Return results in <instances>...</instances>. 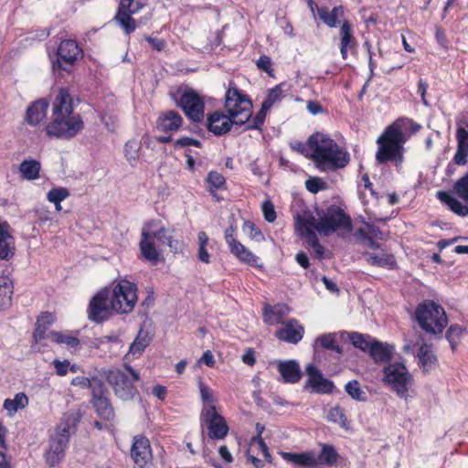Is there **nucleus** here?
I'll return each instance as SVG.
<instances>
[{
	"instance_id": "f257e3e1",
	"label": "nucleus",
	"mask_w": 468,
	"mask_h": 468,
	"mask_svg": "<svg viewBox=\"0 0 468 468\" xmlns=\"http://www.w3.org/2000/svg\"><path fill=\"white\" fill-rule=\"evenodd\" d=\"M225 108L228 114L215 111L207 115V129L216 136L228 133L234 124L243 125L251 116L252 101L246 93L230 82L225 95Z\"/></svg>"
},
{
	"instance_id": "f03ea898",
	"label": "nucleus",
	"mask_w": 468,
	"mask_h": 468,
	"mask_svg": "<svg viewBox=\"0 0 468 468\" xmlns=\"http://www.w3.org/2000/svg\"><path fill=\"white\" fill-rule=\"evenodd\" d=\"M420 129V124L407 117H399L386 127L377 140L375 157L378 164L393 163L397 169H400L404 163V144L408 141L405 132L409 131L410 135Z\"/></svg>"
},
{
	"instance_id": "7ed1b4c3",
	"label": "nucleus",
	"mask_w": 468,
	"mask_h": 468,
	"mask_svg": "<svg viewBox=\"0 0 468 468\" xmlns=\"http://www.w3.org/2000/svg\"><path fill=\"white\" fill-rule=\"evenodd\" d=\"M84 129L80 113L74 112L73 100L67 89H59L52 104V120L45 126L49 138L72 139Z\"/></svg>"
},
{
	"instance_id": "20e7f679",
	"label": "nucleus",
	"mask_w": 468,
	"mask_h": 468,
	"mask_svg": "<svg viewBox=\"0 0 468 468\" xmlns=\"http://www.w3.org/2000/svg\"><path fill=\"white\" fill-rule=\"evenodd\" d=\"M312 161L322 172H334L346 167L349 161L348 152L340 146L329 134L316 132Z\"/></svg>"
},
{
	"instance_id": "39448f33",
	"label": "nucleus",
	"mask_w": 468,
	"mask_h": 468,
	"mask_svg": "<svg viewBox=\"0 0 468 468\" xmlns=\"http://www.w3.org/2000/svg\"><path fill=\"white\" fill-rule=\"evenodd\" d=\"M321 451L316 456L314 452L308 451L303 452H280L281 457L288 463L296 468H317L319 465L334 466L340 455L332 444H320Z\"/></svg>"
},
{
	"instance_id": "423d86ee",
	"label": "nucleus",
	"mask_w": 468,
	"mask_h": 468,
	"mask_svg": "<svg viewBox=\"0 0 468 468\" xmlns=\"http://www.w3.org/2000/svg\"><path fill=\"white\" fill-rule=\"evenodd\" d=\"M77 421L73 416L64 417L55 433L50 436L48 447L44 453L45 462L49 467L58 465L64 459L69 438L76 431Z\"/></svg>"
},
{
	"instance_id": "0eeeda50",
	"label": "nucleus",
	"mask_w": 468,
	"mask_h": 468,
	"mask_svg": "<svg viewBox=\"0 0 468 468\" xmlns=\"http://www.w3.org/2000/svg\"><path fill=\"white\" fill-rule=\"evenodd\" d=\"M318 215L317 220L314 217L303 218V224L314 227L318 233L324 236H329L338 230L350 231L352 229L350 216L336 205L329 206Z\"/></svg>"
},
{
	"instance_id": "6e6552de",
	"label": "nucleus",
	"mask_w": 468,
	"mask_h": 468,
	"mask_svg": "<svg viewBox=\"0 0 468 468\" xmlns=\"http://www.w3.org/2000/svg\"><path fill=\"white\" fill-rule=\"evenodd\" d=\"M414 314L419 326L428 334L440 335L448 324L444 308L433 300L420 302Z\"/></svg>"
},
{
	"instance_id": "1a4fd4ad",
	"label": "nucleus",
	"mask_w": 468,
	"mask_h": 468,
	"mask_svg": "<svg viewBox=\"0 0 468 468\" xmlns=\"http://www.w3.org/2000/svg\"><path fill=\"white\" fill-rule=\"evenodd\" d=\"M123 368L109 370L105 379L112 388L117 398L123 401L133 399L139 393L135 382L140 381V373L133 369L129 364H124Z\"/></svg>"
},
{
	"instance_id": "9d476101",
	"label": "nucleus",
	"mask_w": 468,
	"mask_h": 468,
	"mask_svg": "<svg viewBox=\"0 0 468 468\" xmlns=\"http://www.w3.org/2000/svg\"><path fill=\"white\" fill-rule=\"evenodd\" d=\"M112 307L118 314L133 312L138 300L137 285L127 279H119L112 283L110 290Z\"/></svg>"
},
{
	"instance_id": "9b49d317",
	"label": "nucleus",
	"mask_w": 468,
	"mask_h": 468,
	"mask_svg": "<svg viewBox=\"0 0 468 468\" xmlns=\"http://www.w3.org/2000/svg\"><path fill=\"white\" fill-rule=\"evenodd\" d=\"M56 55L53 68L69 73L82 60L84 51L75 39L63 38L58 45Z\"/></svg>"
},
{
	"instance_id": "f8f14e48",
	"label": "nucleus",
	"mask_w": 468,
	"mask_h": 468,
	"mask_svg": "<svg viewBox=\"0 0 468 468\" xmlns=\"http://www.w3.org/2000/svg\"><path fill=\"white\" fill-rule=\"evenodd\" d=\"M383 382L388 385L400 398L408 395L409 387L412 382V376L404 364L396 362L388 364L383 368Z\"/></svg>"
},
{
	"instance_id": "ddd939ff",
	"label": "nucleus",
	"mask_w": 468,
	"mask_h": 468,
	"mask_svg": "<svg viewBox=\"0 0 468 468\" xmlns=\"http://www.w3.org/2000/svg\"><path fill=\"white\" fill-rule=\"evenodd\" d=\"M147 5V0H120L113 21L126 36L133 34L137 27V21L133 17Z\"/></svg>"
},
{
	"instance_id": "4468645a",
	"label": "nucleus",
	"mask_w": 468,
	"mask_h": 468,
	"mask_svg": "<svg viewBox=\"0 0 468 468\" xmlns=\"http://www.w3.org/2000/svg\"><path fill=\"white\" fill-rule=\"evenodd\" d=\"M116 314L112 307L110 289L104 287L98 291L90 300L87 307L88 319L95 324H102L110 320Z\"/></svg>"
},
{
	"instance_id": "2eb2a0df",
	"label": "nucleus",
	"mask_w": 468,
	"mask_h": 468,
	"mask_svg": "<svg viewBox=\"0 0 468 468\" xmlns=\"http://www.w3.org/2000/svg\"><path fill=\"white\" fill-rule=\"evenodd\" d=\"M176 105L191 122L200 123L203 122L205 118V100L194 89H185Z\"/></svg>"
},
{
	"instance_id": "dca6fc26",
	"label": "nucleus",
	"mask_w": 468,
	"mask_h": 468,
	"mask_svg": "<svg viewBox=\"0 0 468 468\" xmlns=\"http://www.w3.org/2000/svg\"><path fill=\"white\" fill-rule=\"evenodd\" d=\"M90 403L101 419L104 420L114 419L115 412L110 399V391L103 381L101 384H95Z\"/></svg>"
},
{
	"instance_id": "f3484780",
	"label": "nucleus",
	"mask_w": 468,
	"mask_h": 468,
	"mask_svg": "<svg viewBox=\"0 0 468 468\" xmlns=\"http://www.w3.org/2000/svg\"><path fill=\"white\" fill-rule=\"evenodd\" d=\"M130 456L136 468H148L153 464V451L149 439L144 434L135 435Z\"/></svg>"
},
{
	"instance_id": "a211bd4d",
	"label": "nucleus",
	"mask_w": 468,
	"mask_h": 468,
	"mask_svg": "<svg viewBox=\"0 0 468 468\" xmlns=\"http://www.w3.org/2000/svg\"><path fill=\"white\" fill-rule=\"evenodd\" d=\"M200 420L207 425V436L211 440L224 439L229 432V426L224 417L217 410L200 413Z\"/></svg>"
},
{
	"instance_id": "6ab92c4d",
	"label": "nucleus",
	"mask_w": 468,
	"mask_h": 468,
	"mask_svg": "<svg viewBox=\"0 0 468 468\" xmlns=\"http://www.w3.org/2000/svg\"><path fill=\"white\" fill-rule=\"evenodd\" d=\"M305 333L304 326L295 318H291L275 331L277 339L292 345H297Z\"/></svg>"
},
{
	"instance_id": "aec40b11",
	"label": "nucleus",
	"mask_w": 468,
	"mask_h": 468,
	"mask_svg": "<svg viewBox=\"0 0 468 468\" xmlns=\"http://www.w3.org/2000/svg\"><path fill=\"white\" fill-rule=\"evenodd\" d=\"M306 372L308 379L304 387L305 388H310L312 391L318 394H331L334 391V382L325 378L315 366L309 365Z\"/></svg>"
},
{
	"instance_id": "412c9836",
	"label": "nucleus",
	"mask_w": 468,
	"mask_h": 468,
	"mask_svg": "<svg viewBox=\"0 0 468 468\" xmlns=\"http://www.w3.org/2000/svg\"><path fill=\"white\" fill-rule=\"evenodd\" d=\"M340 37V54L343 59L348 57V51L351 53L356 52L358 43L354 35L353 25L349 20L344 19L339 28Z\"/></svg>"
},
{
	"instance_id": "4be33fe9",
	"label": "nucleus",
	"mask_w": 468,
	"mask_h": 468,
	"mask_svg": "<svg viewBox=\"0 0 468 468\" xmlns=\"http://www.w3.org/2000/svg\"><path fill=\"white\" fill-rule=\"evenodd\" d=\"M16 241L7 221L0 222V259L9 261L15 256Z\"/></svg>"
},
{
	"instance_id": "5701e85b",
	"label": "nucleus",
	"mask_w": 468,
	"mask_h": 468,
	"mask_svg": "<svg viewBox=\"0 0 468 468\" xmlns=\"http://www.w3.org/2000/svg\"><path fill=\"white\" fill-rule=\"evenodd\" d=\"M48 108V101L47 99L37 100L27 107L25 122L31 126L40 124L47 118Z\"/></svg>"
},
{
	"instance_id": "b1692460",
	"label": "nucleus",
	"mask_w": 468,
	"mask_h": 468,
	"mask_svg": "<svg viewBox=\"0 0 468 468\" xmlns=\"http://www.w3.org/2000/svg\"><path fill=\"white\" fill-rule=\"evenodd\" d=\"M182 124V116L174 110L162 112L156 121L157 130L165 133L178 131Z\"/></svg>"
},
{
	"instance_id": "393cba45",
	"label": "nucleus",
	"mask_w": 468,
	"mask_h": 468,
	"mask_svg": "<svg viewBox=\"0 0 468 468\" xmlns=\"http://www.w3.org/2000/svg\"><path fill=\"white\" fill-rule=\"evenodd\" d=\"M277 368L284 383H298L303 376L300 366L295 360L279 361Z\"/></svg>"
},
{
	"instance_id": "a878e982",
	"label": "nucleus",
	"mask_w": 468,
	"mask_h": 468,
	"mask_svg": "<svg viewBox=\"0 0 468 468\" xmlns=\"http://www.w3.org/2000/svg\"><path fill=\"white\" fill-rule=\"evenodd\" d=\"M367 262L374 267L384 268L388 270H398L399 265L396 257L392 253L382 252L377 254L374 252L364 253Z\"/></svg>"
},
{
	"instance_id": "bb28decb",
	"label": "nucleus",
	"mask_w": 468,
	"mask_h": 468,
	"mask_svg": "<svg viewBox=\"0 0 468 468\" xmlns=\"http://www.w3.org/2000/svg\"><path fill=\"white\" fill-rule=\"evenodd\" d=\"M456 141L457 150L452 160L457 165H464L468 158V131L465 128H457Z\"/></svg>"
},
{
	"instance_id": "cd10ccee",
	"label": "nucleus",
	"mask_w": 468,
	"mask_h": 468,
	"mask_svg": "<svg viewBox=\"0 0 468 468\" xmlns=\"http://www.w3.org/2000/svg\"><path fill=\"white\" fill-rule=\"evenodd\" d=\"M344 16L345 8L343 5L334 6L331 10L327 6H321L318 9L319 19L330 28L336 27Z\"/></svg>"
},
{
	"instance_id": "c85d7f7f",
	"label": "nucleus",
	"mask_w": 468,
	"mask_h": 468,
	"mask_svg": "<svg viewBox=\"0 0 468 468\" xmlns=\"http://www.w3.org/2000/svg\"><path fill=\"white\" fill-rule=\"evenodd\" d=\"M205 187L217 201H220L221 198L218 197L217 192L227 190V180L222 174L212 170L208 172L205 178Z\"/></svg>"
},
{
	"instance_id": "c756f323",
	"label": "nucleus",
	"mask_w": 468,
	"mask_h": 468,
	"mask_svg": "<svg viewBox=\"0 0 468 468\" xmlns=\"http://www.w3.org/2000/svg\"><path fill=\"white\" fill-rule=\"evenodd\" d=\"M393 352V346L388 343H382L376 339L375 342H373V346H371L368 355L375 363L384 364L392 359Z\"/></svg>"
},
{
	"instance_id": "7c9ffc66",
	"label": "nucleus",
	"mask_w": 468,
	"mask_h": 468,
	"mask_svg": "<svg viewBox=\"0 0 468 468\" xmlns=\"http://www.w3.org/2000/svg\"><path fill=\"white\" fill-rule=\"evenodd\" d=\"M54 319V315L49 312H42L37 316L36 326L33 332V339L36 343L50 337V333L48 334V330L53 324Z\"/></svg>"
},
{
	"instance_id": "2f4dec72",
	"label": "nucleus",
	"mask_w": 468,
	"mask_h": 468,
	"mask_svg": "<svg viewBox=\"0 0 468 468\" xmlns=\"http://www.w3.org/2000/svg\"><path fill=\"white\" fill-rule=\"evenodd\" d=\"M140 251L143 258L153 264L159 261L161 253L156 249L154 241L151 239L150 235L146 232H142V239L139 244Z\"/></svg>"
},
{
	"instance_id": "473e14b6",
	"label": "nucleus",
	"mask_w": 468,
	"mask_h": 468,
	"mask_svg": "<svg viewBox=\"0 0 468 468\" xmlns=\"http://www.w3.org/2000/svg\"><path fill=\"white\" fill-rule=\"evenodd\" d=\"M14 289L12 279L7 275H0V312L12 305Z\"/></svg>"
},
{
	"instance_id": "72a5a7b5",
	"label": "nucleus",
	"mask_w": 468,
	"mask_h": 468,
	"mask_svg": "<svg viewBox=\"0 0 468 468\" xmlns=\"http://www.w3.org/2000/svg\"><path fill=\"white\" fill-rule=\"evenodd\" d=\"M198 389L203 405L200 413L217 410L216 404L218 403V399L215 397L213 389L203 382L201 378L198 380Z\"/></svg>"
},
{
	"instance_id": "f704fd0d",
	"label": "nucleus",
	"mask_w": 468,
	"mask_h": 468,
	"mask_svg": "<svg viewBox=\"0 0 468 468\" xmlns=\"http://www.w3.org/2000/svg\"><path fill=\"white\" fill-rule=\"evenodd\" d=\"M152 341V337L150 336L148 331L141 328L133 340V342L131 344L129 352L126 355L132 356L133 358L139 357L145 348L150 345Z\"/></svg>"
},
{
	"instance_id": "c9c22d12",
	"label": "nucleus",
	"mask_w": 468,
	"mask_h": 468,
	"mask_svg": "<svg viewBox=\"0 0 468 468\" xmlns=\"http://www.w3.org/2000/svg\"><path fill=\"white\" fill-rule=\"evenodd\" d=\"M18 171L23 179L33 181L40 176L41 164L35 159H26L20 163Z\"/></svg>"
},
{
	"instance_id": "e433bc0d",
	"label": "nucleus",
	"mask_w": 468,
	"mask_h": 468,
	"mask_svg": "<svg viewBox=\"0 0 468 468\" xmlns=\"http://www.w3.org/2000/svg\"><path fill=\"white\" fill-rule=\"evenodd\" d=\"M437 197L440 201L446 204L449 208L458 216H468V206L463 204L460 200L445 191L437 192Z\"/></svg>"
},
{
	"instance_id": "4c0bfd02",
	"label": "nucleus",
	"mask_w": 468,
	"mask_h": 468,
	"mask_svg": "<svg viewBox=\"0 0 468 468\" xmlns=\"http://www.w3.org/2000/svg\"><path fill=\"white\" fill-rule=\"evenodd\" d=\"M285 309L286 306L281 304L274 306L266 305L262 313L264 322L269 324H283V318L286 314Z\"/></svg>"
},
{
	"instance_id": "58836bf2",
	"label": "nucleus",
	"mask_w": 468,
	"mask_h": 468,
	"mask_svg": "<svg viewBox=\"0 0 468 468\" xmlns=\"http://www.w3.org/2000/svg\"><path fill=\"white\" fill-rule=\"evenodd\" d=\"M420 365L426 372L431 370L437 364L438 360L436 356L431 351V346L422 344L418 352Z\"/></svg>"
},
{
	"instance_id": "ea45409f",
	"label": "nucleus",
	"mask_w": 468,
	"mask_h": 468,
	"mask_svg": "<svg viewBox=\"0 0 468 468\" xmlns=\"http://www.w3.org/2000/svg\"><path fill=\"white\" fill-rule=\"evenodd\" d=\"M160 221L157 220H150L146 222L142 229V232H146L150 235L151 239H157L165 243L166 239L168 238V229H166L164 226L158 227Z\"/></svg>"
},
{
	"instance_id": "a19ab883",
	"label": "nucleus",
	"mask_w": 468,
	"mask_h": 468,
	"mask_svg": "<svg viewBox=\"0 0 468 468\" xmlns=\"http://www.w3.org/2000/svg\"><path fill=\"white\" fill-rule=\"evenodd\" d=\"M348 339L356 348L367 354L373 346V342L376 340V338L369 335H364L358 332L348 333Z\"/></svg>"
},
{
	"instance_id": "79ce46f5",
	"label": "nucleus",
	"mask_w": 468,
	"mask_h": 468,
	"mask_svg": "<svg viewBox=\"0 0 468 468\" xmlns=\"http://www.w3.org/2000/svg\"><path fill=\"white\" fill-rule=\"evenodd\" d=\"M27 405V396L24 392H19L15 395L13 399H5L3 407L9 416H13L19 409H25Z\"/></svg>"
},
{
	"instance_id": "37998d69",
	"label": "nucleus",
	"mask_w": 468,
	"mask_h": 468,
	"mask_svg": "<svg viewBox=\"0 0 468 468\" xmlns=\"http://www.w3.org/2000/svg\"><path fill=\"white\" fill-rule=\"evenodd\" d=\"M271 109L265 105L264 103H261V107L260 111L251 118L249 117L248 121L244 123L246 124V130H260L261 131L262 126L264 125L266 116L268 112Z\"/></svg>"
},
{
	"instance_id": "c03bdc74",
	"label": "nucleus",
	"mask_w": 468,
	"mask_h": 468,
	"mask_svg": "<svg viewBox=\"0 0 468 468\" xmlns=\"http://www.w3.org/2000/svg\"><path fill=\"white\" fill-rule=\"evenodd\" d=\"M320 345L324 349L332 350L339 355L343 353V348L336 344L335 335L334 333H327L319 335L315 339L314 345Z\"/></svg>"
},
{
	"instance_id": "a18cd8bd",
	"label": "nucleus",
	"mask_w": 468,
	"mask_h": 468,
	"mask_svg": "<svg viewBox=\"0 0 468 468\" xmlns=\"http://www.w3.org/2000/svg\"><path fill=\"white\" fill-rule=\"evenodd\" d=\"M286 86L287 84L285 82H282L274 86L272 89H270L262 103L271 109L275 103L281 101L284 97V87Z\"/></svg>"
},
{
	"instance_id": "49530a36",
	"label": "nucleus",
	"mask_w": 468,
	"mask_h": 468,
	"mask_svg": "<svg viewBox=\"0 0 468 468\" xmlns=\"http://www.w3.org/2000/svg\"><path fill=\"white\" fill-rule=\"evenodd\" d=\"M316 133L311 134L306 142L295 141L290 144L292 150L301 154L302 155L312 160V154L314 151V144L311 143L312 140H315Z\"/></svg>"
},
{
	"instance_id": "de8ad7c7",
	"label": "nucleus",
	"mask_w": 468,
	"mask_h": 468,
	"mask_svg": "<svg viewBox=\"0 0 468 468\" xmlns=\"http://www.w3.org/2000/svg\"><path fill=\"white\" fill-rule=\"evenodd\" d=\"M198 239V250H197V259L203 263L208 264L210 263V254L207 250V246L208 244V236L205 231H200L197 234Z\"/></svg>"
},
{
	"instance_id": "09e8293b",
	"label": "nucleus",
	"mask_w": 468,
	"mask_h": 468,
	"mask_svg": "<svg viewBox=\"0 0 468 468\" xmlns=\"http://www.w3.org/2000/svg\"><path fill=\"white\" fill-rule=\"evenodd\" d=\"M69 196V191L66 187L51 188L47 195V199L56 206L57 210L61 209L60 203Z\"/></svg>"
},
{
	"instance_id": "8fccbe9b",
	"label": "nucleus",
	"mask_w": 468,
	"mask_h": 468,
	"mask_svg": "<svg viewBox=\"0 0 468 468\" xmlns=\"http://www.w3.org/2000/svg\"><path fill=\"white\" fill-rule=\"evenodd\" d=\"M465 332V328L460 324H452L446 331V338L450 343L451 348L454 351L460 343L463 334Z\"/></svg>"
},
{
	"instance_id": "3c124183",
	"label": "nucleus",
	"mask_w": 468,
	"mask_h": 468,
	"mask_svg": "<svg viewBox=\"0 0 468 468\" xmlns=\"http://www.w3.org/2000/svg\"><path fill=\"white\" fill-rule=\"evenodd\" d=\"M346 392L356 401H366L367 393L361 388L360 383L356 380H350L345 385Z\"/></svg>"
},
{
	"instance_id": "603ef678",
	"label": "nucleus",
	"mask_w": 468,
	"mask_h": 468,
	"mask_svg": "<svg viewBox=\"0 0 468 468\" xmlns=\"http://www.w3.org/2000/svg\"><path fill=\"white\" fill-rule=\"evenodd\" d=\"M140 148V143L135 140L128 141L124 144V155L132 166H134L138 161Z\"/></svg>"
},
{
	"instance_id": "864d4df0",
	"label": "nucleus",
	"mask_w": 468,
	"mask_h": 468,
	"mask_svg": "<svg viewBox=\"0 0 468 468\" xmlns=\"http://www.w3.org/2000/svg\"><path fill=\"white\" fill-rule=\"evenodd\" d=\"M50 338L53 342L57 344H65L70 347H77L80 346V342L78 337L70 335H65L60 332H50Z\"/></svg>"
},
{
	"instance_id": "5fc2aeb1",
	"label": "nucleus",
	"mask_w": 468,
	"mask_h": 468,
	"mask_svg": "<svg viewBox=\"0 0 468 468\" xmlns=\"http://www.w3.org/2000/svg\"><path fill=\"white\" fill-rule=\"evenodd\" d=\"M452 190L457 197L468 202V172L454 183Z\"/></svg>"
},
{
	"instance_id": "6e6d98bb",
	"label": "nucleus",
	"mask_w": 468,
	"mask_h": 468,
	"mask_svg": "<svg viewBox=\"0 0 468 468\" xmlns=\"http://www.w3.org/2000/svg\"><path fill=\"white\" fill-rule=\"evenodd\" d=\"M101 382L102 380L96 376L91 378L78 376L71 380V385L90 388L91 393L94 390L95 384H101Z\"/></svg>"
},
{
	"instance_id": "4d7b16f0",
	"label": "nucleus",
	"mask_w": 468,
	"mask_h": 468,
	"mask_svg": "<svg viewBox=\"0 0 468 468\" xmlns=\"http://www.w3.org/2000/svg\"><path fill=\"white\" fill-rule=\"evenodd\" d=\"M327 420L329 421L338 423L343 427H346L347 424V418L345 414V410L340 406H335L329 410Z\"/></svg>"
},
{
	"instance_id": "13d9d810",
	"label": "nucleus",
	"mask_w": 468,
	"mask_h": 468,
	"mask_svg": "<svg viewBox=\"0 0 468 468\" xmlns=\"http://www.w3.org/2000/svg\"><path fill=\"white\" fill-rule=\"evenodd\" d=\"M239 261L248 264L251 267H261L259 265V257L256 256L252 251H250L247 247L243 249L240 253L235 257Z\"/></svg>"
},
{
	"instance_id": "bf43d9fd",
	"label": "nucleus",
	"mask_w": 468,
	"mask_h": 468,
	"mask_svg": "<svg viewBox=\"0 0 468 468\" xmlns=\"http://www.w3.org/2000/svg\"><path fill=\"white\" fill-rule=\"evenodd\" d=\"M242 228L251 239L256 241L264 240V236L261 230L253 222L245 220Z\"/></svg>"
},
{
	"instance_id": "052dcab7",
	"label": "nucleus",
	"mask_w": 468,
	"mask_h": 468,
	"mask_svg": "<svg viewBox=\"0 0 468 468\" xmlns=\"http://www.w3.org/2000/svg\"><path fill=\"white\" fill-rule=\"evenodd\" d=\"M306 189L312 194H317L327 188V184L320 177H310L305 181Z\"/></svg>"
},
{
	"instance_id": "680f3d73",
	"label": "nucleus",
	"mask_w": 468,
	"mask_h": 468,
	"mask_svg": "<svg viewBox=\"0 0 468 468\" xmlns=\"http://www.w3.org/2000/svg\"><path fill=\"white\" fill-rule=\"evenodd\" d=\"M257 447L259 451L261 452L263 457L265 458V461L268 463H271V455L269 452V448L267 444L265 443L264 440L261 439H251L250 441V448Z\"/></svg>"
},
{
	"instance_id": "e2e57ef3",
	"label": "nucleus",
	"mask_w": 468,
	"mask_h": 468,
	"mask_svg": "<svg viewBox=\"0 0 468 468\" xmlns=\"http://www.w3.org/2000/svg\"><path fill=\"white\" fill-rule=\"evenodd\" d=\"M261 210L266 221L271 223L275 221L277 215L273 204L270 200L262 203Z\"/></svg>"
},
{
	"instance_id": "0e129e2a",
	"label": "nucleus",
	"mask_w": 468,
	"mask_h": 468,
	"mask_svg": "<svg viewBox=\"0 0 468 468\" xmlns=\"http://www.w3.org/2000/svg\"><path fill=\"white\" fill-rule=\"evenodd\" d=\"M175 146L176 147L195 146V147L200 148V147H202V143L197 139L184 136V137L178 138L175 142Z\"/></svg>"
},
{
	"instance_id": "69168bd1",
	"label": "nucleus",
	"mask_w": 468,
	"mask_h": 468,
	"mask_svg": "<svg viewBox=\"0 0 468 468\" xmlns=\"http://www.w3.org/2000/svg\"><path fill=\"white\" fill-rule=\"evenodd\" d=\"M144 39L149 43L151 48L155 51H162L166 46V42L163 38L153 37L148 35H144Z\"/></svg>"
},
{
	"instance_id": "338daca9",
	"label": "nucleus",
	"mask_w": 468,
	"mask_h": 468,
	"mask_svg": "<svg viewBox=\"0 0 468 468\" xmlns=\"http://www.w3.org/2000/svg\"><path fill=\"white\" fill-rule=\"evenodd\" d=\"M52 364L56 369V373L58 376L63 377L68 374L69 367V361L68 359H65L63 361L54 359Z\"/></svg>"
},
{
	"instance_id": "774afa93",
	"label": "nucleus",
	"mask_w": 468,
	"mask_h": 468,
	"mask_svg": "<svg viewBox=\"0 0 468 468\" xmlns=\"http://www.w3.org/2000/svg\"><path fill=\"white\" fill-rule=\"evenodd\" d=\"M257 67L267 73H271L272 71L271 58L266 55H261L257 60Z\"/></svg>"
}]
</instances>
